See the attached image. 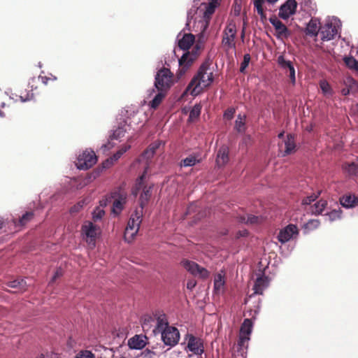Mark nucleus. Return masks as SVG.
Here are the masks:
<instances>
[{
  "label": "nucleus",
  "instance_id": "1",
  "mask_svg": "<svg viewBox=\"0 0 358 358\" xmlns=\"http://www.w3.org/2000/svg\"><path fill=\"white\" fill-rule=\"evenodd\" d=\"M212 62L206 59L200 66L197 73L187 85L185 92L192 96L198 95L203 88L209 87L213 82V73L210 69Z\"/></svg>",
  "mask_w": 358,
  "mask_h": 358
},
{
  "label": "nucleus",
  "instance_id": "2",
  "mask_svg": "<svg viewBox=\"0 0 358 358\" xmlns=\"http://www.w3.org/2000/svg\"><path fill=\"white\" fill-rule=\"evenodd\" d=\"M203 48V43L199 40L192 51H187L183 54L179 59V69L176 73L177 78L180 79L188 71L193 63L196 60Z\"/></svg>",
  "mask_w": 358,
  "mask_h": 358
},
{
  "label": "nucleus",
  "instance_id": "3",
  "mask_svg": "<svg viewBox=\"0 0 358 358\" xmlns=\"http://www.w3.org/2000/svg\"><path fill=\"white\" fill-rule=\"evenodd\" d=\"M127 192L120 187L110 193V199L113 202L110 211L114 216L120 215L127 204Z\"/></svg>",
  "mask_w": 358,
  "mask_h": 358
},
{
  "label": "nucleus",
  "instance_id": "4",
  "mask_svg": "<svg viewBox=\"0 0 358 358\" xmlns=\"http://www.w3.org/2000/svg\"><path fill=\"white\" fill-rule=\"evenodd\" d=\"M173 84V74L167 68L159 69L155 80V87L157 90L167 91Z\"/></svg>",
  "mask_w": 358,
  "mask_h": 358
},
{
  "label": "nucleus",
  "instance_id": "5",
  "mask_svg": "<svg viewBox=\"0 0 358 358\" xmlns=\"http://www.w3.org/2000/svg\"><path fill=\"white\" fill-rule=\"evenodd\" d=\"M145 175V171L143 174L138 178L136 187L132 190V194L134 196H136L138 194V192L141 190L139 203L141 206H145L148 201L150 200L152 196V185L147 186L143 184V178Z\"/></svg>",
  "mask_w": 358,
  "mask_h": 358
},
{
  "label": "nucleus",
  "instance_id": "6",
  "mask_svg": "<svg viewBox=\"0 0 358 358\" xmlns=\"http://www.w3.org/2000/svg\"><path fill=\"white\" fill-rule=\"evenodd\" d=\"M236 27L234 22H230L222 33V45L226 51L236 48Z\"/></svg>",
  "mask_w": 358,
  "mask_h": 358
},
{
  "label": "nucleus",
  "instance_id": "7",
  "mask_svg": "<svg viewBox=\"0 0 358 358\" xmlns=\"http://www.w3.org/2000/svg\"><path fill=\"white\" fill-rule=\"evenodd\" d=\"M159 333H161L162 340L166 345L173 347L178 343L180 333L176 327L171 326L162 329Z\"/></svg>",
  "mask_w": 358,
  "mask_h": 358
},
{
  "label": "nucleus",
  "instance_id": "8",
  "mask_svg": "<svg viewBox=\"0 0 358 358\" xmlns=\"http://www.w3.org/2000/svg\"><path fill=\"white\" fill-rule=\"evenodd\" d=\"M77 166L79 169L87 170L94 165L97 161L93 150H85L77 159Z\"/></svg>",
  "mask_w": 358,
  "mask_h": 358
},
{
  "label": "nucleus",
  "instance_id": "9",
  "mask_svg": "<svg viewBox=\"0 0 358 358\" xmlns=\"http://www.w3.org/2000/svg\"><path fill=\"white\" fill-rule=\"evenodd\" d=\"M82 232L89 246L94 248L96 245V239L101 232L99 225H83Z\"/></svg>",
  "mask_w": 358,
  "mask_h": 358
},
{
  "label": "nucleus",
  "instance_id": "10",
  "mask_svg": "<svg viewBox=\"0 0 358 358\" xmlns=\"http://www.w3.org/2000/svg\"><path fill=\"white\" fill-rule=\"evenodd\" d=\"M220 0H211L208 4H206V9L203 14V20L201 21V34L206 31L208 27L210 20L213 14L215 11V8L220 5Z\"/></svg>",
  "mask_w": 358,
  "mask_h": 358
},
{
  "label": "nucleus",
  "instance_id": "11",
  "mask_svg": "<svg viewBox=\"0 0 358 358\" xmlns=\"http://www.w3.org/2000/svg\"><path fill=\"white\" fill-rule=\"evenodd\" d=\"M252 322L250 319H245L241 326L238 344L240 347H244L245 343L250 340V335L252 333Z\"/></svg>",
  "mask_w": 358,
  "mask_h": 358
},
{
  "label": "nucleus",
  "instance_id": "12",
  "mask_svg": "<svg viewBox=\"0 0 358 358\" xmlns=\"http://www.w3.org/2000/svg\"><path fill=\"white\" fill-rule=\"evenodd\" d=\"M278 64L282 69L285 71L286 73H288L290 83L294 85L296 83V76L295 69L291 61L286 60L283 55H280L278 57Z\"/></svg>",
  "mask_w": 358,
  "mask_h": 358
},
{
  "label": "nucleus",
  "instance_id": "13",
  "mask_svg": "<svg viewBox=\"0 0 358 358\" xmlns=\"http://www.w3.org/2000/svg\"><path fill=\"white\" fill-rule=\"evenodd\" d=\"M296 7V0H287L280 7L279 17L284 20L289 18V16L295 13Z\"/></svg>",
  "mask_w": 358,
  "mask_h": 358
},
{
  "label": "nucleus",
  "instance_id": "14",
  "mask_svg": "<svg viewBox=\"0 0 358 358\" xmlns=\"http://www.w3.org/2000/svg\"><path fill=\"white\" fill-rule=\"evenodd\" d=\"M298 234L296 225H287L281 229L278 235V239L281 243L289 241L294 236Z\"/></svg>",
  "mask_w": 358,
  "mask_h": 358
},
{
  "label": "nucleus",
  "instance_id": "15",
  "mask_svg": "<svg viewBox=\"0 0 358 358\" xmlns=\"http://www.w3.org/2000/svg\"><path fill=\"white\" fill-rule=\"evenodd\" d=\"M338 33L337 28L332 23H327L320 27V35L322 41H330L334 38Z\"/></svg>",
  "mask_w": 358,
  "mask_h": 358
},
{
  "label": "nucleus",
  "instance_id": "16",
  "mask_svg": "<svg viewBox=\"0 0 358 358\" xmlns=\"http://www.w3.org/2000/svg\"><path fill=\"white\" fill-rule=\"evenodd\" d=\"M153 317L155 318V322L156 321V327L153 329V332L155 334L162 331V329L171 327L169 324L167 317L164 313L157 312L154 315Z\"/></svg>",
  "mask_w": 358,
  "mask_h": 358
},
{
  "label": "nucleus",
  "instance_id": "17",
  "mask_svg": "<svg viewBox=\"0 0 358 358\" xmlns=\"http://www.w3.org/2000/svg\"><path fill=\"white\" fill-rule=\"evenodd\" d=\"M268 283L269 280L268 277L263 274L258 276L253 287L255 292L250 297H252L253 294H263L264 290L268 286Z\"/></svg>",
  "mask_w": 358,
  "mask_h": 358
},
{
  "label": "nucleus",
  "instance_id": "18",
  "mask_svg": "<svg viewBox=\"0 0 358 358\" xmlns=\"http://www.w3.org/2000/svg\"><path fill=\"white\" fill-rule=\"evenodd\" d=\"M229 150L227 145H223L219 148L216 157V164L217 166L222 167L228 163L229 160Z\"/></svg>",
  "mask_w": 358,
  "mask_h": 358
},
{
  "label": "nucleus",
  "instance_id": "19",
  "mask_svg": "<svg viewBox=\"0 0 358 358\" xmlns=\"http://www.w3.org/2000/svg\"><path fill=\"white\" fill-rule=\"evenodd\" d=\"M320 22L317 18H312L308 23L305 33L308 36H317L320 34V27L319 28Z\"/></svg>",
  "mask_w": 358,
  "mask_h": 358
},
{
  "label": "nucleus",
  "instance_id": "20",
  "mask_svg": "<svg viewBox=\"0 0 358 358\" xmlns=\"http://www.w3.org/2000/svg\"><path fill=\"white\" fill-rule=\"evenodd\" d=\"M195 41L194 35L192 34H185L178 40V47L183 50H188Z\"/></svg>",
  "mask_w": 358,
  "mask_h": 358
},
{
  "label": "nucleus",
  "instance_id": "21",
  "mask_svg": "<svg viewBox=\"0 0 358 358\" xmlns=\"http://www.w3.org/2000/svg\"><path fill=\"white\" fill-rule=\"evenodd\" d=\"M189 339L187 343V347L190 351L194 354L201 355L203 350L201 348L202 344L193 335H188Z\"/></svg>",
  "mask_w": 358,
  "mask_h": 358
},
{
  "label": "nucleus",
  "instance_id": "22",
  "mask_svg": "<svg viewBox=\"0 0 358 358\" xmlns=\"http://www.w3.org/2000/svg\"><path fill=\"white\" fill-rule=\"evenodd\" d=\"M340 203L345 208H352L358 203V197L355 195L346 194L340 198Z\"/></svg>",
  "mask_w": 358,
  "mask_h": 358
},
{
  "label": "nucleus",
  "instance_id": "23",
  "mask_svg": "<svg viewBox=\"0 0 358 358\" xmlns=\"http://www.w3.org/2000/svg\"><path fill=\"white\" fill-rule=\"evenodd\" d=\"M139 226L140 225H127L124 233L125 241L130 243L134 239L139 230Z\"/></svg>",
  "mask_w": 358,
  "mask_h": 358
},
{
  "label": "nucleus",
  "instance_id": "24",
  "mask_svg": "<svg viewBox=\"0 0 358 358\" xmlns=\"http://www.w3.org/2000/svg\"><path fill=\"white\" fill-rule=\"evenodd\" d=\"M6 285L9 287L17 289L15 292H23L26 291L27 288V282L23 279H17L8 281Z\"/></svg>",
  "mask_w": 358,
  "mask_h": 358
},
{
  "label": "nucleus",
  "instance_id": "25",
  "mask_svg": "<svg viewBox=\"0 0 358 358\" xmlns=\"http://www.w3.org/2000/svg\"><path fill=\"white\" fill-rule=\"evenodd\" d=\"M285 144V153L283 155H287L295 152L296 145L294 142V136L288 134L287 139L284 142Z\"/></svg>",
  "mask_w": 358,
  "mask_h": 358
},
{
  "label": "nucleus",
  "instance_id": "26",
  "mask_svg": "<svg viewBox=\"0 0 358 358\" xmlns=\"http://www.w3.org/2000/svg\"><path fill=\"white\" fill-rule=\"evenodd\" d=\"M128 345L132 349H142L145 347V342L141 336L136 335L129 340Z\"/></svg>",
  "mask_w": 358,
  "mask_h": 358
},
{
  "label": "nucleus",
  "instance_id": "27",
  "mask_svg": "<svg viewBox=\"0 0 358 358\" xmlns=\"http://www.w3.org/2000/svg\"><path fill=\"white\" fill-rule=\"evenodd\" d=\"M327 206L325 199H320L311 206V212L315 215H322Z\"/></svg>",
  "mask_w": 358,
  "mask_h": 358
},
{
  "label": "nucleus",
  "instance_id": "28",
  "mask_svg": "<svg viewBox=\"0 0 358 358\" xmlns=\"http://www.w3.org/2000/svg\"><path fill=\"white\" fill-rule=\"evenodd\" d=\"M127 127H129V126L127 125L126 122H124L121 123L120 125L116 129H115L113 131V134L110 136V138L112 140L113 139L119 140L121 138L124 137L125 135V133L127 131Z\"/></svg>",
  "mask_w": 358,
  "mask_h": 358
},
{
  "label": "nucleus",
  "instance_id": "29",
  "mask_svg": "<svg viewBox=\"0 0 358 358\" xmlns=\"http://www.w3.org/2000/svg\"><path fill=\"white\" fill-rule=\"evenodd\" d=\"M225 284L224 273H219L215 276L214 279V290L215 292L219 293L221 292Z\"/></svg>",
  "mask_w": 358,
  "mask_h": 358
},
{
  "label": "nucleus",
  "instance_id": "30",
  "mask_svg": "<svg viewBox=\"0 0 358 358\" xmlns=\"http://www.w3.org/2000/svg\"><path fill=\"white\" fill-rule=\"evenodd\" d=\"M144 206H139L138 208H137L134 213H131V217L129 220V222L128 224H130V222H131V224H141L142 222L141 217L143 216V210Z\"/></svg>",
  "mask_w": 358,
  "mask_h": 358
},
{
  "label": "nucleus",
  "instance_id": "31",
  "mask_svg": "<svg viewBox=\"0 0 358 358\" xmlns=\"http://www.w3.org/2000/svg\"><path fill=\"white\" fill-rule=\"evenodd\" d=\"M199 155H189L185 159H182L180 162V166H192L195 165L196 163H199L201 162V159H199Z\"/></svg>",
  "mask_w": 358,
  "mask_h": 358
},
{
  "label": "nucleus",
  "instance_id": "32",
  "mask_svg": "<svg viewBox=\"0 0 358 358\" xmlns=\"http://www.w3.org/2000/svg\"><path fill=\"white\" fill-rule=\"evenodd\" d=\"M167 91L158 90V93L155 96L154 99L150 101V106L154 109L157 108L162 103L166 96Z\"/></svg>",
  "mask_w": 358,
  "mask_h": 358
},
{
  "label": "nucleus",
  "instance_id": "33",
  "mask_svg": "<svg viewBox=\"0 0 358 358\" xmlns=\"http://www.w3.org/2000/svg\"><path fill=\"white\" fill-rule=\"evenodd\" d=\"M258 216L252 215H240V224H258L261 222Z\"/></svg>",
  "mask_w": 358,
  "mask_h": 358
},
{
  "label": "nucleus",
  "instance_id": "34",
  "mask_svg": "<svg viewBox=\"0 0 358 358\" xmlns=\"http://www.w3.org/2000/svg\"><path fill=\"white\" fill-rule=\"evenodd\" d=\"M182 266L191 274L194 275L196 269H198L199 264L193 261L185 259L181 262Z\"/></svg>",
  "mask_w": 358,
  "mask_h": 358
},
{
  "label": "nucleus",
  "instance_id": "35",
  "mask_svg": "<svg viewBox=\"0 0 358 358\" xmlns=\"http://www.w3.org/2000/svg\"><path fill=\"white\" fill-rule=\"evenodd\" d=\"M275 30V36L278 38H287L291 34L290 31L284 24L276 28Z\"/></svg>",
  "mask_w": 358,
  "mask_h": 358
},
{
  "label": "nucleus",
  "instance_id": "36",
  "mask_svg": "<svg viewBox=\"0 0 358 358\" xmlns=\"http://www.w3.org/2000/svg\"><path fill=\"white\" fill-rule=\"evenodd\" d=\"M155 323V318L149 315H145L142 319V328L144 331H149L152 327L153 326V324Z\"/></svg>",
  "mask_w": 358,
  "mask_h": 358
},
{
  "label": "nucleus",
  "instance_id": "37",
  "mask_svg": "<svg viewBox=\"0 0 358 358\" xmlns=\"http://www.w3.org/2000/svg\"><path fill=\"white\" fill-rule=\"evenodd\" d=\"M245 118L246 116L245 115H241V114H239L237 116V119L235 122V129L237 130L238 132H244L245 131Z\"/></svg>",
  "mask_w": 358,
  "mask_h": 358
},
{
  "label": "nucleus",
  "instance_id": "38",
  "mask_svg": "<svg viewBox=\"0 0 358 358\" xmlns=\"http://www.w3.org/2000/svg\"><path fill=\"white\" fill-rule=\"evenodd\" d=\"M344 62L349 69L358 71V61L353 57H345Z\"/></svg>",
  "mask_w": 358,
  "mask_h": 358
},
{
  "label": "nucleus",
  "instance_id": "39",
  "mask_svg": "<svg viewBox=\"0 0 358 358\" xmlns=\"http://www.w3.org/2000/svg\"><path fill=\"white\" fill-rule=\"evenodd\" d=\"M201 106L200 104H195L190 110L189 115V121H194V120L197 119L201 114Z\"/></svg>",
  "mask_w": 358,
  "mask_h": 358
},
{
  "label": "nucleus",
  "instance_id": "40",
  "mask_svg": "<svg viewBox=\"0 0 358 358\" xmlns=\"http://www.w3.org/2000/svg\"><path fill=\"white\" fill-rule=\"evenodd\" d=\"M105 215V211L101 207H96L92 213L94 222H100Z\"/></svg>",
  "mask_w": 358,
  "mask_h": 358
},
{
  "label": "nucleus",
  "instance_id": "41",
  "mask_svg": "<svg viewBox=\"0 0 358 358\" xmlns=\"http://www.w3.org/2000/svg\"><path fill=\"white\" fill-rule=\"evenodd\" d=\"M264 0H254V6L257 9V13L260 15L261 19L263 20L266 19V14L264 11L262 4Z\"/></svg>",
  "mask_w": 358,
  "mask_h": 358
},
{
  "label": "nucleus",
  "instance_id": "42",
  "mask_svg": "<svg viewBox=\"0 0 358 358\" xmlns=\"http://www.w3.org/2000/svg\"><path fill=\"white\" fill-rule=\"evenodd\" d=\"M345 169L350 175H352V176H357L358 175V164L355 162L346 164L345 165Z\"/></svg>",
  "mask_w": 358,
  "mask_h": 358
},
{
  "label": "nucleus",
  "instance_id": "43",
  "mask_svg": "<svg viewBox=\"0 0 358 358\" xmlns=\"http://www.w3.org/2000/svg\"><path fill=\"white\" fill-rule=\"evenodd\" d=\"M342 210L340 208L338 209H334L331 211L325 213L324 215L328 216L329 221H335L336 220L341 217Z\"/></svg>",
  "mask_w": 358,
  "mask_h": 358
},
{
  "label": "nucleus",
  "instance_id": "44",
  "mask_svg": "<svg viewBox=\"0 0 358 358\" xmlns=\"http://www.w3.org/2000/svg\"><path fill=\"white\" fill-rule=\"evenodd\" d=\"M159 143H154L149 145L147 150L143 152V155L147 157L150 158L153 156L157 149H158Z\"/></svg>",
  "mask_w": 358,
  "mask_h": 358
},
{
  "label": "nucleus",
  "instance_id": "45",
  "mask_svg": "<svg viewBox=\"0 0 358 358\" xmlns=\"http://www.w3.org/2000/svg\"><path fill=\"white\" fill-rule=\"evenodd\" d=\"M34 215L35 214L33 211H27L20 217V224H25L33 221Z\"/></svg>",
  "mask_w": 358,
  "mask_h": 358
},
{
  "label": "nucleus",
  "instance_id": "46",
  "mask_svg": "<svg viewBox=\"0 0 358 358\" xmlns=\"http://www.w3.org/2000/svg\"><path fill=\"white\" fill-rule=\"evenodd\" d=\"M209 275L210 273L206 268L201 267V266L199 265L198 269H196L194 276L206 279L208 278Z\"/></svg>",
  "mask_w": 358,
  "mask_h": 358
},
{
  "label": "nucleus",
  "instance_id": "47",
  "mask_svg": "<svg viewBox=\"0 0 358 358\" xmlns=\"http://www.w3.org/2000/svg\"><path fill=\"white\" fill-rule=\"evenodd\" d=\"M320 193H321V192L319 191V192H317V194H313L310 196L305 197L302 200V204L303 205H310L312 202L315 201L319 197V196L320 195Z\"/></svg>",
  "mask_w": 358,
  "mask_h": 358
},
{
  "label": "nucleus",
  "instance_id": "48",
  "mask_svg": "<svg viewBox=\"0 0 358 358\" xmlns=\"http://www.w3.org/2000/svg\"><path fill=\"white\" fill-rule=\"evenodd\" d=\"M250 59H251V57H250V54L247 53V54L244 55L243 60L241 62V67H240V71L241 73L245 72V69L248 66Z\"/></svg>",
  "mask_w": 358,
  "mask_h": 358
},
{
  "label": "nucleus",
  "instance_id": "49",
  "mask_svg": "<svg viewBox=\"0 0 358 358\" xmlns=\"http://www.w3.org/2000/svg\"><path fill=\"white\" fill-rule=\"evenodd\" d=\"M20 99L23 102L31 100L34 99V93L27 92H21L20 95Z\"/></svg>",
  "mask_w": 358,
  "mask_h": 358
},
{
  "label": "nucleus",
  "instance_id": "50",
  "mask_svg": "<svg viewBox=\"0 0 358 358\" xmlns=\"http://www.w3.org/2000/svg\"><path fill=\"white\" fill-rule=\"evenodd\" d=\"M76 358H94V356L90 351L85 350L80 352Z\"/></svg>",
  "mask_w": 358,
  "mask_h": 358
},
{
  "label": "nucleus",
  "instance_id": "51",
  "mask_svg": "<svg viewBox=\"0 0 358 358\" xmlns=\"http://www.w3.org/2000/svg\"><path fill=\"white\" fill-rule=\"evenodd\" d=\"M269 22L274 27L275 29L283 24L276 16L270 17Z\"/></svg>",
  "mask_w": 358,
  "mask_h": 358
},
{
  "label": "nucleus",
  "instance_id": "52",
  "mask_svg": "<svg viewBox=\"0 0 358 358\" xmlns=\"http://www.w3.org/2000/svg\"><path fill=\"white\" fill-rule=\"evenodd\" d=\"M84 203V201H79L76 205H74L71 208L70 212L71 213L78 212L83 208Z\"/></svg>",
  "mask_w": 358,
  "mask_h": 358
},
{
  "label": "nucleus",
  "instance_id": "53",
  "mask_svg": "<svg viewBox=\"0 0 358 358\" xmlns=\"http://www.w3.org/2000/svg\"><path fill=\"white\" fill-rule=\"evenodd\" d=\"M320 85L324 93H329L330 92L331 87L327 81H321Z\"/></svg>",
  "mask_w": 358,
  "mask_h": 358
},
{
  "label": "nucleus",
  "instance_id": "54",
  "mask_svg": "<svg viewBox=\"0 0 358 358\" xmlns=\"http://www.w3.org/2000/svg\"><path fill=\"white\" fill-rule=\"evenodd\" d=\"M142 355L145 358H155V357L157 356V354L155 352L150 350L148 349L145 350L143 352Z\"/></svg>",
  "mask_w": 358,
  "mask_h": 358
},
{
  "label": "nucleus",
  "instance_id": "55",
  "mask_svg": "<svg viewBox=\"0 0 358 358\" xmlns=\"http://www.w3.org/2000/svg\"><path fill=\"white\" fill-rule=\"evenodd\" d=\"M63 275V270L62 268H58L55 272L54 275L52 276L50 282H54L57 278H60Z\"/></svg>",
  "mask_w": 358,
  "mask_h": 358
},
{
  "label": "nucleus",
  "instance_id": "56",
  "mask_svg": "<svg viewBox=\"0 0 358 358\" xmlns=\"http://www.w3.org/2000/svg\"><path fill=\"white\" fill-rule=\"evenodd\" d=\"M234 113L235 110L234 108H229L224 112V116L228 120H231L233 118Z\"/></svg>",
  "mask_w": 358,
  "mask_h": 358
},
{
  "label": "nucleus",
  "instance_id": "57",
  "mask_svg": "<svg viewBox=\"0 0 358 358\" xmlns=\"http://www.w3.org/2000/svg\"><path fill=\"white\" fill-rule=\"evenodd\" d=\"M112 199H110V196L108 197H106L104 199H102L100 201V205L99 207H101L103 209V207L106 206L108 202H111Z\"/></svg>",
  "mask_w": 358,
  "mask_h": 358
},
{
  "label": "nucleus",
  "instance_id": "58",
  "mask_svg": "<svg viewBox=\"0 0 358 358\" xmlns=\"http://www.w3.org/2000/svg\"><path fill=\"white\" fill-rule=\"evenodd\" d=\"M248 231L246 229L240 230L237 232L236 237L237 238L240 237H245L248 236Z\"/></svg>",
  "mask_w": 358,
  "mask_h": 358
},
{
  "label": "nucleus",
  "instance_id": "59",
  "mask_svg": "<svg viewBox=\"0 0 358 358\" xmlns=\"http://www.w3.org/2000/svg\"><path fill=\"white\" fill-rule=\"evenodd\" d=\"M196 285V282L195 280H188V282L187 283V288L192 290L195 287Z\"/></svg>",
  "mask_w": 358,
  "mask_h": 358
},
{
  "label": "nucleus",
  "instance_id": "60",
  "mask_svg": "<svg viewBox=\"0 0 358 358\" xmlns=\"http://www.w3.org/2000/svg\"><path fill=\"white\" fill-rule=\"evenodd\" d=\"M113 163V161L111 160V159H106L104 162H103V168H109L110 166H111Z\"/></svg>",
  "mask_w": 358,
  "mask_h": 358
},
{
  "label": "nucleus",
  "instance_id": "61",
  "mask_svg": "<svg viewBox=\"0 0 358 358\" xmlns=\"http://www.w3.org/2000/svg\"><path fill=\"white\" fill-rule=\"evenodd\" d=\"M130 148V145H123L119 150L122 152V154L125 153Z\"/></svg>",
  "mask_w": 358,
  "mask_h": 358
},
{
  "label": "nucleus",
  "instance_id": "62",
  "mask_svg": "<svg viewBox=\"0 0 358 358\" xmlns=\"http://www.w3.org/2000/svg\"><path fill=\"white\" fill-rule=\"evenodd\" d=\"M38 78L41 79V82L45 85H47L50 80V78L46 76H40Z\"/></svg>",
  "mask_w": 358,
  "mask_h": 358
},
{
  "label": "nucleus",
  "instance_id": "63",
  "mask_svg": "<svg viewBox=\"0 0 358 358\" xmlns=\"http://www.w3.org/2000/svg\"><path fill=\"white\" fill-rule=\"evenodd\" d=\"M120 158V156L119 155V154H117V152L113 155L112 157H110L111 160L113 162L117 161Z\"/></svg>",
  "mask_w": 358,
  "mask_h": 358
},
{
  "label": "nucleus",
  "instance_id": "64",
  "mask_svg": "<svg viewBox=\"0 0 358 358\" xmlns=\"http://www.w3.org/2000/svg\"><path fill=\"white\" fill-rule=\"evenodd\" d=\"M342 93L343 95H348L350 93V90H349V89L344 88L342 90Z\"/></svg>",
  "mask_w": 358,
  "mask_h": 358
}]
</instances>
